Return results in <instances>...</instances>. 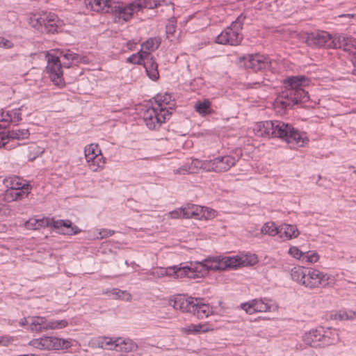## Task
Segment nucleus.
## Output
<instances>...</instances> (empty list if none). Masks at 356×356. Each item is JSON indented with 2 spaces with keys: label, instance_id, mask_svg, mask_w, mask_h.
Returning a JSON list of instances; mask_svg holds the SVG:
<instances>
[{
  "label": "nucleus",
  "instance_id": "9d476101",
  "mask_svg": "<svg viewBox=\"0 0 356 356\" xmlns=\"http://www.w3.org/2000/svg\"><path fill=\"white\" fill-rule=\"evenodd\" d=\"M47 66L46 72L50 80L54 83V85L62 88L65 86V82L63 79V65L61 63V60L58 56H56L55 54L47 53L46 55Z\"/></svg>",
  "mask_w": 356,
  "mask_h": 356
},
{
  "label": "nucleus",
  "instance_id": "aec40b11",
  "mask_svg": "<svg viewBox=\"0 0 356 356\" xmlns=\"http://www.w3.org/2000/svg\"><path fill=\"white\" fill-rule=\"evenodd\" d=\"M334 42L337 44L333 49H343L345 51L354 55L353 64L356 69V41H352L351 38H346L343 35H339Z\"/></svg>",
  "mask_w": 356,
  "mask_h": 356
},
{
  "label": "nucleus",
  "instance_id": "c756f323",
  "mask_svg": "<svg viewBox=\"0 0 356 356\" xmlns=\"http://www.w3.org/2000/svg\"><path fill=\"white\" fill-rule=\"evenodd\" d=\"M210 330L209 327L206 324H191L181 329V332L185 334H198L205 333Z\"/></svg>",
  "mask_w": 356,
  "mask_h": 356
},
{
  "label": "nucleus",
  "instance_id": "e433bc0d",
  "mask_svg": "<svg viewBox=\"0 0 356 356\" xmlns=\"http://www.w3.org/2000/svg\"><path fill=\"white\" fill-rule=\"evenodd\" d=\"M87 162L88 163L89 167L92 171L97 172L103 169L105 163V159L102 154H100L96 156L95 159H92V160H88Z\"/></svg>",
  "mask_w": 356,
  "mask_h": 356
},
{
  "label": "nucleus",
  "instance_id": "338daca9",
  "mask_svg": "<svg viewBox=\"0 0 356 356\" xmlns=\"http://www.w3.org/2000/svg\"><path fill=\"white\" fill-rule=\"evenodd\" d=\"M263 83L262 82H252V83H248L247 84V88H257L259 87H260L261 84Z\"/></svg>",
  "mask_w": 356,
  "mask_h": 356
},
{
  "label": "nucleus",
  "instance_id": "052dcab7",
  "mask_svg": "<svg viewBox=\"0 0 356 356\" xmlns=\"http://www.w3.org/2000/svg\"><path fill=\"white\" fill-rule=\"evenodd\" d=\"M127 62L131 64H136V65H140V60H139L138 56L137 55V53L133 54L130 56H129L127 58Z\"/></svg>",
  "mask_w": 356,
  "mask_h": 356
},
{
  "label": "nucleus",
  "instance_id": "603ef678",
  "mask_svg": "<svg viewBox=\"0 0 356 356\" xmlns=\"http://www.w3.org/2000/svg\"><path fill=\"white\" fill-rule=\"evenodd\" d=\"M177 173L180 175L194 173V168L189 165H183L177 170Z\"/></svg>",
  "mask_w": 356,
  "mask_h": 356
},
{
  "label": "nucleus",
  "instance_id": "6e6d98bb",
  "mask_svg": "<svg viewBox=\"0 0 356 356\" xmlns=\"http://www.w3.org/2000/svg\"><path fill=\"white\" fill-rule=\"evenodd\" d=\"M124 291H121L118 289H113L111 291L106 292L107 294H109L113 299H119L121 298V295L124 294Z\"/></svg>",
  "mask_w": 356,
  "mask_h": 356
},
{
  "label": "nucleus",
  "instance_id": "e2e57ef3",
  "mask_svg": "<svg viewBox=\"0 0 356 356\" xmlns=\"http://www.w3.org/2000/svg\"><path fill=\"white\" fill-rule=\"evenodd\" d=\"M270 6V3L265 1H259L254 6V9L257 10H262L263 9H267Z\"/></svg>",
  "mask_w": 356,
  "mask_h": 356
},
{
  "label": "nucleus",
  "instance_id": "9b49d317",
  "mask_svg": "<svg viewBox=\"0 0 356 356\" xmlns=\"http://www.w3.org/2000/svg\"><path fill=\"white\" fill-rule=\"evenodd\" d=\"M172 112L155 106H149L143 113V120L149 129H159L161 124L170 119Z\"/></svg>",
  "mask_w": 356,
  "mask_h": 356
},
{
  "label": "nucleus",
  "instance_id": "f257e3e1",
  "mask_svg": "<svg viewBox=\"0 0 356 356\" xmlns=\"http://www.w3.org/2000/svg\"><path fill=\"white\" fill-rule=\"evenodd\" d=\"M170 301L173 302L172 307L175 309L192 314L199 319L207 318L213 313V307L204 303L202 298L177 294Z\"/></svg>",
  "mask_w": 356,
  "mask_h": 356
},
{
  "label": "nucleus",
  "instance_id": "58836bf2",
  "mask_svg": "<svg viewBox=\"0 0 356 356\" xmlns=\"http://www.w3.org/2000/svg\"><path fill=\"white\" fill-rule=\"evenodd\" d=\"M10 139L24 140L29 138L30 133L28 129H15L8 131Z\"/></svg>",
  "mask_w": 356,
  "mask_h": 356
},
{
  "label": "nucleus",
  "instance_id": "864d4df0",
  "mask_svg": "<svg viewBox=\"0 0 356 356\" xmlns=\"http://www.w3.org/2000/svg\"><path fill=\"white\" fill-rule=\"evenodd\" d=\"M14 47V44L12 41L0 36V47L4 49H11Z\"/></svg>",
  "mask_w": 356,
  "mask_h": 356
},
{
  "label": "nucleus",
  "instance_id": "5fc2aeb1",
  "mask_svg": "<svg viewBox=\"0 0 356 356\" xmlns=\"http://www.w3.org/2000/svg\"><path fill=\"white\" fill-rule=\"evenodd\" d=\"M169 215L171 218L177 219L179 218H184V212L182 207L181 208H178L175 209L169 213Z\"/></svg>",
  "mask_w": 356,
  "mask_h": 356
},
{
  "label": "nucleus",
  "instance_id": "f704fd0d",
  "mask_svg": "<svg viewBox=\"0 0 356 356\" xmlns=\"http://www.w3.org/2000/svg\"><path fill=\"white\" fill-rule=\"evenodd\" d=\"M85 157L86 161L95 159V157L102 154L101 149L97 144L91 143L84 149Z\"/></svg>",
  "mask_w": 356,
  "mask_h": 356
},
{
  "label": "nucleus",
  "instance_id": "b1692460",
  "mask_svg": "<svg viewBox=\"0 0 356 356\" xmlns=\"http://www.w3.org/2000/svg\"><path fill=\"white\" fill-rule=\"evenodd\" d=\"M275 106L282 110H287L292 108L295 104L293 101L291 90L286 89L282 91L276 98Z\"/></svg>",
  "mask_w": 356,
  "mask_h": 356
},
{
  "label": "nucleus",
  "instance_id": "2f4dec72",
  "mask_svg": "<svg viewBox=\"0 0 356 356\" xmlns=\"http://www.w3.org/2000/svg\"><path fill=\"white\" fill-rule=\"evenodd\" d=\"M9 188L19 191H28L29 193L32 190V186L26 180L21 179L19 177L11 178Z\"/></svg>",
  "mask_w": 356,
  "mask_h": 356
},
{
  "label": "nucleus",
  "instance_id": "f03ea898",
  "mask_svg": "<svg viewBox=\"0 0 356 356\" xmlns=\"http://www.w3.org/2000/svg\"><path fill=\"white\" fill-rule=\"evenodd\" d=\"M243 258L240 256L207 257L201 261H194L197 267V278L207 275L209 270L221 271L236 269L242 266Z\"/></svg>",
  "mask_w": 356,
  "mask_h": 356
},
{
  "label": "nucleus",
  "instance_id": "a211bd4d",
  "mask_svg": "<svg viewBox=\"0 0 356 356\" xmlns=\"http://www.w3.org/2000/svg\"><path fill=\"white\" fill-rule=\"evenodd\" d=\"M105 343L106 346H113L116 351L124 353L136 351L138 348L137 344L130 339L117 338L113 341L106 338Z\"/></svg>",
  "mask_w": 356,
  "mask_h": 356
},
{
  "label": "nucleus",
  "instance_id": "8fccbe9b",
  "mask_svg": "<svg viewBox=\"0 0 356 356\" xmlns=\"http://www.w3.org/2000/svg\"><path fill=\"white\" fill-rule=\"evenodd\" d=\"M289 254L291 255L293 257L301 261L302 260L304 256V252L295 246L291 247L289 248Z\"/></svg>",
  "mask_w": 356,
  "mask_h": 356
},
{
  "label": "nucleus",
  "instance_id": "72a5a7b5",
  "mask_svg": "<svg viewBox=\"0 0 356 356\" xmlns=\"http://www.w3.org/2000/svg\"><path fill=\"white\" fill-rule=\"evenodd\" d=\"M295 104L305 103L309 100V95L304 89L291 90Z\"/></svg>",
  "mask_w": 356,
  "mask_h": 356
},
{
  "label": "nucleus",
  "instance_id": "4c0bfd02",
  "mask_svg": "<svg viewBox=\"0 0 356 356\" xmlns=\"http://www.w3.org/2000/svg\"><path fill=\"white\" fill-rule=\"evenodd\" d=\"M269 300L264 299H254V307L255 312H266L270 309L271 307L268 303Z\"/></svg>",
  "mask_w": 356,
  "mask_h": 356
},
{
  "label": "nucleus",
  "instance_id": "f8f14e48",
  "mask_svg": "<svg viewBox=\"0 0 356 356\" xmlns=\"http://www.w3.org/2000/svg\"><path fill=\"white\" fill-rule=\"evenodd\" d=\"M335 39L327 31H315L307 34L306 43L312 48L333 49L337 44Z\"/></svg>",
  "mask_w": 356,
  "mask_h": 356
},
{
  "label": "nucleus",
  "instance_id": "c9c22d12",
  "mask_svg": "<svg viewBox=\"0 0 356 356\" xmlns=\"http://www.w3.org/2000/svg\"><path fill=\"white\" fill-rule=\"evenodd\" d=\"M192 209L195 210V213H197L196 220L207 219L213 217L216 212L214 210L209 211L207 208L197 204H195V207H192Z\"/></svg>",
  "mask_w": 356,
  "mask_h": 356
},
{
  "label": "nucleus",
  "instance_id": "39448f33",
  "mask_svg": "<svg viewBox=\"0 0 356 356\" xmlns=\"http://www.w3.org/2000/svg\"><path fill=\"white\" fill-rule=\"evenodd\" d=\"M197 267L194 261L181 263L179 265L170 266L167 268H157L153 269L149 274L154 277H163L165 276L174 277L177 279L188 277L189 279L197 278Z\"/></svg>",
  "mask_w": 356,
  "mask_h": 356
},
{
  "label": "nucleus",
  "instance_id": "ddd939ff",
  "mask_svg": "<svg viewBox=\"0 0 356 356\" xmlns=\"http://www.w3.org/2000/svg\"><path fill=\"white\" fill-rule=\"evenodd\" d=\"M241 27L237 23H232L216 38V42L220 44L238 45L243 40Z\"/></svg>",
  "mask_w": 356,
  "mask_h": 356
},
{
  "label": "nucleus",
  "instance_id": "6e6552de",
  "mask_svg": "<svg viewBox=\"0 0 356 356\" xmlns=\"http://www.w3.org/2000/svg\"><path fill=\"white\" fill-rule=\"evenodd\" d=\"M38 229L49 227L52 231L63 235H76L81 232L76 225L70 220H54V218H42L35 221Z\"/></svg>",
  "mask_w": 356,
  "mask_h": 356
},
{
  "label": "nucleus",
  "instance_id": "4be33fe9",
  "mask_svg": "<svg viewBox=\"0 0 356 356\" xmlns=\"http://www.w3.org/2000/svg\"><path fill=\"white\" fill-rule=\"evenodd\" d=\"M156 106L158 109L163 108L169 110L172 113L175 108V102L172 97V93L165 92L163 94H157L154 97Z\"/></svg>",
  "mask_w": 356,
  "mask_h": 356
},
{
  "label": "nucleus",
  "instance_id": "de8ad7c7",
  "mask_svg": "<svg viewBox=\"0 0 356 356\" xmlns=\"http://www.w3.org/2000/svg\"><path fill=\"white\" fill-rule=\"evenodd\" d=\"M137 55L138 56L139 60H140L141 65L145 63L146 60H148V59L154 58L149 51L142 48L137 52Z\"/></svg>",
  "mask_w": 356,
  "mask_h": 356
},
{
  "label": "nucleus",
  "instance_id": "0e129e2a",
  "mask_svg": "<svg viewBox=\"0 0 356 356\" xmlns=\"http://www.w3.org/2000/svg\"><path fill=\"white\" fill-rule=\"evenodd\" d=\"M246 18V15H244V13H241L236 19L235 21L232 22V23H237L240 25V26L241 27V29H243V22H244V20Z\"/></svg>",
  "mask_w": 356,
  "mask_h": 356
},
{
  "label": "nucleus",
  "instance_id": "37998d69",
  "mask_svg": "<svg viewBox=\"0 0 356 356\" xmlns=\"http://www.w3.org/2000/svg\"><path fill=\"white\" fill-rule=\"evenodd\" d=\"M206 163H209V160H199V159H193L191 161L190 166L192 167V168H194V173L195 172V170L197 169H202L205 171L209 172V170L208 168H206Z\"/></svg>",
  "mask_w": 356,
  "mask_h": 356
},
{
  "label": "nucleus",
  "instance_id": "a19ab883",
  "mask_svg": "<svg viewBox=\"0 0 356 356\" xmlns=\"http://www.w3.org/2000/svg\"><path fill=\"white\" fill-rule=\"evenodd\" d=\"M261 232L264 234L274 236L280 234V227H277L273 222H268L263 225Z\"/></svg>",
  "mask_w": 356,
  "mask_h": 356
},
{
  "label": "nucleus",
  "instance_id": "4d7b16f0",
  "mask_svg": "<svg viewBox=\"0 0 356 356\" xmlns=\"http://www.w3.org/2000/svg\"><path fill=\"white\" fill-rule=\"evenodd\" d=\"M10 139L8 131H0V147H4Z\"/></svg>",
  "mask_w": 356,
  "mask_h": 356
},
{
  "label": "nucleus",
  "instance_id": "a878e982",
  "mask_svg": "<svg viewBox=\"0 0 356 356\" xmlns=\"http://www.w3.org/2000/svg\"><path fill=\"white\" fill-rule=\"evenodd\" d=\"M87 10L96 13H110L112 8V3L116 1H83ZM120 1H117L120 3Z\"/></svg>",
  "mask_w": 356,
  "mask_h": 356
},
{
  "label": "nucleus",
  "instance_id": "774afa93",
  "mask_svg": "<svg viewBox=\"0 0 356 356\" xmlns=\"http://www.w3.org/2000/svg\"><path fill=\"white\" fill-rule=\"evenodd\" d=\"M195 212V210L193 209L192 211L190 213L189 218L196 219L197 213Z\"/></svg>",
  "mask_w": 356,
  "mask_h": 356
},
{
  "label": "nucleus",
  "instance_id": "69168bd1",
  "mask_svg": "<svg viewBox=\"0 0 356 356\" xmlns=\"http://www.w3.org/2000/svg\"><path fill=\"white\" fill-rule=\"evenodd\" d=\"M136 44L137 42H136L134 40H130L127 42L126 47L129 50L132 51L135 49Z\"/></svg>",
  "mask_w": 356,
  "mask_h": 356
},
{
  "label": "nucleus",
  "instance_id": "20e7f679",
  "mask_svg": "<svg viewBox=\"0 0 356 356\" xmlns=\"http://www.w3.org/2000/svg\"><path fill=\"white\" fill-rule=\"evenodd\" d=\"M276 129L274 138H277L287 144L297 145L299 147L307 146L309 140L307 133L295 128L293 124L283 121L275 120Z\"/></svg>",
  "mask_w": 356,
  "mask_h": 356
},
{
  "label": "nucleus",
  "instance_id": "393cba45",
  "mask_svg": "<svg viewBox=\"0 0 356 356\" xmlns=\"http://www.w3.org/2000/svg\"><path fill=\"white\" fill-rule=\"evenodd\" d=\"M26 109L24 105L19 108L8 111H2L1 113V121L5 122L18 123L22 118V111Z\"/></svg>",
  "mask_w": 356,
  "mask_h": 356
},
{
  "label": "nucleus",
  "instance_id": "412c9836",
  "mask_svg": "<svg viewBox=\"0 0 356 356\" xmlns=\"http://www.w3.org/2000/svg\"><path fill=\"white\" fill-rule=\"evenodd\" d=\"M55 55L58 56L65 68H70L74 62H82L81 56L70 49H58Z\"/></svg>",
  "mask_w": 356,
  "mask_h": 356
},
{
  "label": "nucleus",
  "instance_id": "f3484780",
  "mask_svg": "<svg viewBox=\"0 0 356 356\" xmlns=\"http://www.w3.org/2000/svg\"><path fill=\"white\" fill-rule=\"evenodd\" d=\"M35 327V332H41L47 330H56L66 327L68 322L66 320L47 321L45 317L39 316L31 323Z\"/></svg>",
  "mask_w": 356,
  "mask_h": 356
},
{
  "label": "nucleus",
  "instance_id": "6ab92c4d",
  "mask_svg": "<svg viewBox=\"0 0 356 356\" xmlns=\"http://www.w3.org/2000/svg\"><path fill=\"white\" fill-rule=\"evenodd\" d=\"M275 120H266L255 123L253 127L254 134L258 137L274 138Z\"/></svg>",
  "mask_w": 356,
  "mask_h": 356
},
{
  "label": "nucleus",
  "instance_id": "bb28decb",
  "mask_svg": "<svg viewBox=\"0 0 356 356\" xmlns=\"http://www.w3.org/2000/svg\"><path fill=\"white\" fill-rule=\"evenodd\" d=\"M299 231L295 225L284 224L280 227V236L284 241L296 238Z\"/></svg>",
  "mask_w": 356,
  "mask_h": 356
},
{
  "label": "nucleus",
  "instance_id": "0eeeda50",
  "mask_svg": "<svg viewBox=\"0 0 356 356\" xmlns=\"http://www.w3.org/2000/svg\"><path fill=\"white\" fill-rule=\"evenodd\" d=\"M30 24L42 33L54 34L60 29V20L57 15L42 12L34 14L29 19Z\"/></svg>",
  "mask_w": 356,
  "mask_h": 356
},
{
  "label": "nucleus",
  "instance_id": "09e8293b",
  "mask_svg": "<svg viewBox=\"0 0 356 356\" xmlns=\"http://www.w3.org/2000/svg\"><path fill=\"white\" fill-rule=\"evenodd\" d=\"M31 150L29 154V160L33 161L35 158L41 156L44 153V149L40 147H31Z\"/></svg>",
  "mask_w": 356,
  "mask_h": 356
},
{
  "label": "nucleus",
  "instance_id": "7ed1b4c3",
  "mask_svg": "<svg viewBox=\"0 0 356 356\" xmlns=\"http://www.w3.org/2000/svg\"><path fill=\"white\" fill-rule=\"evenodd\" d=\"M302 339L307 345L317 348L337 343L339 341V336L335 329L318 327L306 332Z\"/></svg>",
  "mask_w": 356,
  "mask_h": 356
},
{
  "label": "nucleus",
  "instance_id": "423d86ee",
  "mask_svg": "<svg viewBox=\"0 0 356 356\" xmlns=\"http://www.w3.org/2000/svg\"><path fill=\"white\" fill-rule=\"evenodd\" d=\"M161 1H131L127 6L112 5L110 13L114 17V22L116 23L129 21L133 16L136 8L140 10L143 8H153L161 6ZM114 3H112L113 4Z\"/></svg>",
  "mask_w": 356,
  "mask_h": 356
},
{
  "label": "nucleus",
  "instance_id": "7c9ffc66",
  "mask_svg": "<svg viewBox=\"0 0 356 356\" xmlns=\"http://www.w3.org/2000/svg\"><path fill=\"white\" fill-rule=\"evenodd\" d=\"M308 268L297 266H294L291 270V279L297 283L302 285L303 280H305L307 277V273Z\"/></svg>",
  "mask_w": 356,
  "mask_h": 356
},
{
  "label": "nucleus",
  "instance_id": "c03bdc74",
  "mask_svg": "<svg viewBox=\"0 0 356 356\" xmlns=\"http://www.w3.org/2000/svg\"><path fill=\"white\" fill-rule=\"evenodd\" d=\"M243 258L242 266H253L258 262V258L254 254H247Z\"/></svg>",
  "mask_w": 356,
  "mask_h": 356
},
{
  "label": "nucleus",
  "instance_id": "bf43d9fd",
  "mask_svg": "<svg viewBox=\"0 0 356 356\" xmlns=\"http://www.w3.org/2000/svg\"><path fill=\"white\" fill-rule=\"evenodd\" d=\"M192 207H195V204L188 203L182 207L184 212V218H189L190 213L193 210Z\"/></svg>",
  "mask_w": 356,
  "mask_h": 356
},
{
  "label": "nucleus",
  "instance_id": "79ce46f5",
  "mask_svg": "<svg viewBox=\"0 0 356 356\" xmlns=\"http://www.w3.org/2000/svg\"><path fill=\"white\" fill-rule=\"evenodd\" d=\"M38 317L39 316H29L28 318H22L20 319L19 325L21 327H25V329L28 330L35 332V327L32 325L31 323L33 322L34 320L38 318Z\"/></svg>",
  "mask_w": 356,
  "mask_h": 356
},
{
  "label": "nucleus",
  "instance_id": "ea45409f",
  "mask_svg": "<svg viewBox=\"0 0 356 356\" xmlns=\"http://www.w3.org/2000/svg\"><path fill=\"white\" fill-rule=\"evenodd\" d=\"M211 102L209 99H206L202 102H197L195 104V109L197 113L202 115H206L210 113V107Z\"/></svg>",
  "mask_w": 356,
  "mask_h": 356
},
{
  "label": "nucleus",
  "instance_id": "5701e85b",
  "mask_svg": "<svg viewBox=\"0 0 356 356\" xmlns=\"http://www.w3.org/2000/svg\"><path fill=\"white\" fill-rule=\"evenodd\" d=\"M311 79L305 75L291 76L284 81L288 90L302 89V87L310 84Z\"/></svg>",
  "mask_w": 356,
  "mask_h": 356
},
{
  "label": "nucleus",
  "instance_id": "2eb2a0df",
  "mask_svg": "<svg viewBox=\"0 0 356 356\" xmlns=\"http://www.w3.org/2000/svg\"><path fill=\"white\" fill-rule=\"evenodd\" d=\"M235 157L230 155L218 156L213 159L209 160L206 163V168H208L209 172H223L229 170L236 164Z\"/></svg>",
  "mask_w": 356,
  "mask_h": 356
},
{
  "label": "nucleus",
  "instance_id": "680f3d73",
  "mask_svg": "<svg viewBox=\"0 0 356 356\" xmlns=\"http://www.w3.org/2000/svg\"><path fill=\"white\" fill-rule=\"evenodd\" d=\"M35 221H37V219L35 218H31L26 222V227L29 229H33L36 230L38 229V223H36Z\"/></svg>",
  "mask_w": 356,
  "mask_h": 356
},
{
  "label": "nucleus",
  "instance_id": "4468645a",
  "mask_svg": "<svg viewBox=\"0 0 356 356\" xmlns=\"http://www.w3.org/2000/svg\"><path fill=\"white\" fill-rule=\"evenodd\" d=\"M329 280L327 274L316 268H308L307 277L303 280L302 285L309 289L325 287L329 284Z\"/></svg>",
  "mask_w": 356,
  "mask_h": 356
},
{
  "label": "nucleus",
  "instance_id": "49530a36",
  "mask_svg": "<svg viewBox=\"0 0 356 356\" xmlns=\"http://www.w3.org/2000/svg\"><path fill=\"white\" fill-rule=\"evenodd\" d=\"M177 20L175 17H172L168 20L165 26V33L167 37L172 35L176 31Z\"/></svg>",
  "mask_w": 356,
  "mask_h": 356
},
{
  "label": "nucleus",
  "instance_id": "dca6fc26",
  "mask_svg": "<svg viewBox=\"0 0 356 356\" xmlns=\"http://www.w3.org/2000/svg\"><path fill=\"white\" fill-rule=\"evenodd\" d=\"M40 344L44 349L66 350L72 346L70 339H61L56 337H44L40 339Z\"/></svg>",
  "mask_w": 356,
  "mask_h": 356
},
{
  "label": "nucleus",
  "instance_id": "13d9d810",
  "mask_svg": "<svg viewBox=\"0 0 356 356\" xmlns=\"http://www.w3.org/2000/svg\"><path fill=\"white\" fill-rule=\"evenodd\" d=\"M115 234V231L109 229H102L99 232V238H104L111 236Z\"/></svg>",
  "mask_w": 356,
  "mask_h": 356
},
{
  "label": "nucleus",
  "instance_id": "1a4fd4ad",
  "mask_svg": "<svg viewBox=\"0 0 356 356\" xmlns=\"http://www.w3.org/2000/svg\"><path fill=\"white\" fill-rule=\"evenodd\" d=\"M238 65L245 69H250L253 72H263L271 67L270 59L263 54H246L238 58Z\"/></svg>",
  "mask_w": 356,
  "mask_h": 356
},
{
  "label": "nucleus",
  "instance_id": "c85d7f7f",
  "mask_svg": "<svg viewBox=\"0 0 356 356\" xmlns=\"http://www.w3.org/2000/svg\"><path fill=\"white\" fill-rule=\"evenodd\" d=\"M143 65L145 69L147 76L151 80L156 81L159 79L158 64L154 58L148 59Z\"/></svg>",
  "mask_w": 356,
  "mask_h": 356
},
{
  "label": "nucleus",
  "instance_id": "cd10ccee",
  "mask_svg": "<svg viewBox=\"0 0 356 356\" xmlns=\"http://www.w3.org/2000/svg\"><path fill=\"white\" fill-rule=\"evenodd\" d=\"M29 193L28 191H19L8 188L4 193L3 198L6 202H11L22 200L26 197Z\"/></svg>",
  "mask_w": 356,
  "mask_h": 356
},
{
  "label": "nucleus",
  "instance_id": "a18cd8bd",
  "mask_svg": "<svg viewBox=\"0 0 356 356\" xmlns=\"http://www.w3.org/2000/svg\"><path fill=\"white\" fill-rule=\"evenodd\" d=\"M318 258L319 257L316 252L308 251L304 252L302 261L307 263H315L318 260Z\"/></svg>",
  "mask_w": 356,
  "mask_h": 356
},
{
  "label": "nucleus",
  "instance_id": "3c124183",
  "mask_svg": "<svg viewBox=\"0 0 356 356\" xmlns=\"http://www.w3.org/2000/svg\"><path fill=\"white\" fill-rule=\"evenodd\" d=\"M240 307L245 310V312L248 314H252L254 313L253 300L247 302L241 303Z\"/></svg>",
  "mask_w": 356,
  "mask_h": 356
},
{
  "label": "nucleus",
  "instance_id": "473e14b6",
  "mask_svg": "<svg viewBox=\"0 0 356 356\" xmlns=\"http://www.w3.org/2000/svg\"><path fill=\"white\" fill-rule=\"evenodd\" d=\"M161 43V39L159 37L149 38L141 44L142 49L150 51L156 50Z\"/></svg>",
  "mask_w": 356,
  "mask_h": 356
}]
</instances>
